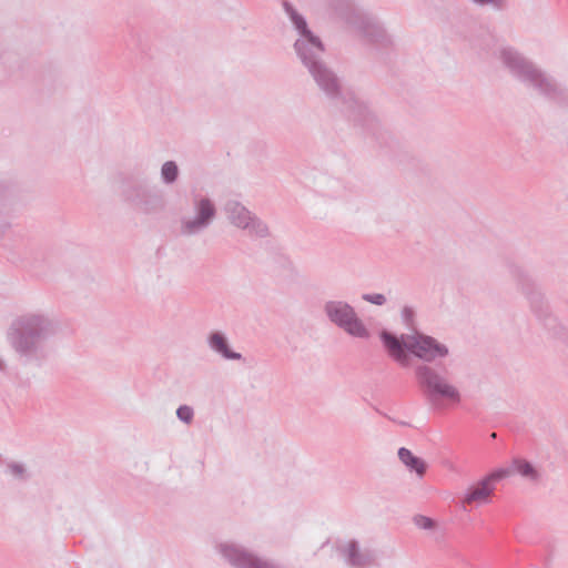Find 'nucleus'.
Masks as SVG:
<instances>
[{"mask_svg":"<svg viewBox=\"0 0 568 568\" xmlns=\"http://www.w3.org/2000/svg\"><path fill=\"white\" fill-rule=\"evenodd\" d=\"M378 337L388 357L400 367L410 366V356L422 362L414 366V377L428 403L435 406L442 402L453 405L460 403L459 389L447 378L449 373L447 365L442 362L432 365L437 359L446 358L449 355L446 344L418 331L397 336L393 332L382 329Z\"/></svg>","mask_w":568,"mask_h":568,"instance_id":"obj_1","label":"nucleus"},{"mask_svg":"<svg viewBox=\"0 0 568 568\" xmlns=\"http://www.w3.org/2000/svg\"><path fill=\"white\" fill-rule=\"evenodd\" d=\"M510 75L560 108H568V90L548 77L531 60L513 47H503L498 55Z\"/></svg>","mask_w":568,"mask_h":568,"instance_id":"obj_2","label":"nucleus"},{"mask_svg":"<svg viewBox=\"0 0 568 568\" xmlns=\"http://www.w3.org/2000/svg\"><path fill=\"white\" fill-rule=\"evenodd\" d=\"M53 333V323L48 316L26 314L12 321L7 332V341L26 363L34 362L40 366L45 359L43 345Z\"/></svg>","mask_w":568,"mask_h":568,"instance_id":"obj_3","label":"nucleus"},{"mask_svg":"<svg viewBox=\"0 0 568 568\" xmlns=\"http://www.w3.org/2000/svg\"><path fill=\"white\" fill-rule=\"evenodd\" d=\"M510 276L515 280L517 287L529 302L531 312L542 323L554 337L568 341V331L558 322V318L550 312L549 305L528 272L514 261L506 262Z\"/></svg>","mask_w":568,"mask_h":568,"instance_id":"obj_4","label":"nucleus"},{"mask_svg":"<svg viewBox=\"0 0 568 568\" xmlns=\"http://www.w3.org/2000/svg\"><path fill=\"white\" fill-rule=\"evenodd\" d=\"M121 196L135 211L156 215L165 210L164 193L144 175L128 174L121 180Z\"/></svg>","mask_w":568,"mask_h":568,"instance_id":"obj_5","label":"nucleus"},{"mask_svg":"<svg viewBox=\"0 0 568 568\" xmlns=\"http://www.w3.org/2000/svg\"><path fill=\"white\" fill-rule=\"evenodd\" d=\"M318 47L320 49L311 48L296 57L308 71L317 88L329 100L339 101L343 98L341 80L323 59L326 51L324 42Z\"/></svg>","mask_w":568,"mask_h":568,"instance_id":"obj_6","label":"nucleus"},{"mask_svg":"<svg viewBox=\"0 0 568 568\" xmlns=\"http://www.w3.org/2000/svg\"><path fill=\"white\" fill-rule=\"evenodd\" d=\"M323 312L327 320L343 329L347 335L354 338L368 339L371 332L358 316L355 307L346 301L331 300L325 302Z\"/></svg>","mask_w":568,"mask_h":568,"instance_id":"obj_7","label":"nucleus"},{"mask_svg":"<svg viewBox=\"0 0 568 568\" xmlns=\"http://www.w3.org/2000/svg\"><path fill=\"white\" fill-rule=\"evenodd\" d=\"M343 111L355 125L361 126L366 135L372 136L379 146L389 145L390 135L383 130L378 119L368 106L354 97L343 99Z\"/></svg>","mask_w":568,"mask_h":568,"instance_id":"obj_8","label":"nucleus"},{"mask_svg":"<svg viewBox=\"0 0 568 568\" xmlns=\"http://www.w3.org/2000/svg\"><path fill=\"white\" fill-rule=\"evenodd\" d=\"M220 552L234 568H287L273 559H265L235 544H221Z\"/></svg>","mask_w":568,"mask_h":568,"instance_id":"obj_9","label":"nucleus"},{"mask_svg":"<svg viewBox=\"0 0 568 568\" xmlns=\"http://www.w3.org/2000/svg\"><path fill=\"white\" fill-rule=\"evenodd\" d=\"M349 22L358 31L361 37L376 49L386 50L393 47L390 36L375 17L357 13L352 17Z\"/></svg>","mask_w":568,"mask_h":568,"instance_id":"obj_10","label":"nucleus"},{"mask_svg":"<svg viewBox=\"0 0 568 568\" xmlns=\"http://www.w3.org/2000/svg\"><path fill=\"white\" fill-rule=\"evenodd\" d=\"M282 7L287 14L294 30L298 34V38L293 44L295 53L298 54L311 48L320 49L318 45L323 43V41L308 27L306 18L300 13L288 0H283Z\"/></svg>","mask_w":568,"mask_h":568,"instance_id":"obj_11","label":"nucleus"},{"mask_svg":"<svg viewBox=\"0 0 568 568\" xmlns=\"http://www.w3.org/2000/svg\"><path fill=\"white\" fill-rule=\"evenodd\" d=\"M224 210L230 222L239 229L246 230L251 235L268 236V226L239 201H227Z\"/></svg>","mask_w":568,"mask_h":568,"instance_id":"obj_12","label":"nucleus"},{"mask_svg":"<svg viewBox=\"0 0 568 568\" xmlns=\"http://www.w3.org/2000/svg\"><path fill=\"white\" fill-rule=\"evenodd\" d=\"M195 215L192 219L182 220L181 232L184 235H194L207 229L216 216L214 202L207 196L194 200Z\"/></svg>","mask_w":568,"mask_h":568,"instance_id":"obj_13","label":"nucleus"},{"mask_svg":"<svg viewBox=\"0 0 568 568\" xmlns=\"http://www.w3.org/2000/svg\"><path fill=\"white\" fill-rule=\"evenodd\" d=\"M511 474L508 467H498L493 469L477 483L470 485L465 493L466 503L488 504L489 496L495 490V484L507 478Z\"/></svg>","mask_w":568,"mask_h":568,"instance_id":"obj_14","label":"nucleus"},{"mask_svg":"<svg viewBox=\"0 0 568 568\" xmlns=\"http://www.w3.org/2000/svg\"><path fill=\"white\" fill-rule=\"evenodd\" d=\"M341 554L346 557V561L352 567H368L375 564L376 555L373 550H361L356 539H352L341 549Z\"/></svg>","mask_w":568,"mask_h":568,"instance_id":"obj_15","label":"nucleus"},{"mask_svg":"<svg viewBox=\"0 0 568 568\" xmlns=\"http://www.w3.org/2000/svg\"><path fill=\"white\" fill-rule=\"evenodd\" d=\"M207 345L211 351L227 361H244L241 353L231 348L227 336L221 331H213L207 336Z\"/></svg>","mask_w":568,"mask_h":568,"instance_id":"obj_16","label":"nucleus"},{"mask_svg":"<svg viewBox=\"0 0 568 568\" xmlns=\"http://www.w3.org/2000/svg\"><path fill=\"white\" fill-rule=\"evenodd\" d=\"M399 460L407 467L412 473H415L418 477H423L427 469L426 462L414 455L410 449L400 447L397 452Z\"/></svg>","mask_w":568,"mask_h":568,"instance_id":"obj_17","label":"nucleus"},{"mask_svg":"<svg viewBox=\"0 0 568 568\" xmlns=\"http://www.w3.org/2000/svg\"><path fill=\"white\" fill-rule=\"evenodd\" d=\"M16 193V186L11 181H0V240L11 226L7 219L2 215V209L10 202Z\"/></svg>","mask_w":568,"mask_h":568,"instance_id":"obj_18","label":"nucleus"},{"mask_svg":"<svg viewBox=\"0 0 568 568\" xmlns=\"http://www.w3.org/2000/svg\"><path fill=\"white\" fill-rule=\"evenodd\" d=\"M513 470L519 474L521 477L537 480L539 478V471L534 466V464L524 458H514L513 459Z\"/></svg>","mask_w":568,"mask_h":568,"instance_id":"obj_19","label":"nucleus"},{"mask_svg":"<svg viewBox=\"0 0 568 568\" xmlns=\"http://www.w3.org/2000/svg\"><path fill=\"white\" fill-rule=\"evenodd\" d=\"M180 175V169L175 161H166L161 166V180L164 184H174Z\"/></svg>","mask_w":568,"mask_h":568,"instance_id":"obj_20","label":"nucleus"},{"mask_svg":"<svg viewBox=\"0 0 568 568\" xmlns=\"http://www.w3.org/2000/svg\"><path fill=\"white\" fill-rule=\"evenodd\" d=\"M413 523L423 530H433L437 527V521L434 518L420 514L413 517Z\"/></svg>","mask_w":568,"mask_h":568,"instance_id":"obj_21","label":"nucleus"},{"mask_svg":"<svg viewBox=\"0 0 568 568\" xmlns=\"http://www.w3.org/2000/svg\"><path fill=\"white\" fill-rule=\"evenodd\" d=\"M8 471L17 479L27 480L29 475L23 464L10 462L7 464Z\"/></svg>","mask_w":568,"mask_h":568,"instance_id":"obj_22","label":"nucleus"},{"mask_svg":"<svg viewBox=\"0 0 568 568\" xmlns=\"http://www.w3.org/2000/svg\"><path fill=\"white\" fill-rule=\"evenodd\" d=\"M176 417L180 422L190 425L194 418V409L189 405H180L176 409Z\"/></svg>","mask_w":568,"mask_h":568,"instance_id":"obj_23","label":"nucleus"},{"mask_svg":"<svg viewBox=\"0 0 568 568\" xmlns=\"http://www.w3.org/2000/svg\"><path fill=\"white\" fill-rule=\"evenodd\" d=\"M470 1L480 7L490 6L495 10H498V11L506 10L508 7L507 0H470Z\"/></svg>","mask_w":568,"mask_h":568,"instance_id":"obj_24","label":"nucleus"},{"mask_svg":"<svg viewBox=\"0 0 568 568\" xmlns=\"http://www.w3.org/2000/svg\"><path fill=\"white\" fill-rule=\"evenodd\" d=\"M402 320L409 328H414L415 324V311L412 306L405 305L402 308Z\"/></svg>","mask_w":568,"mask_h":568,"instance_id":"obj_25","label":"nucleus"},{"mask_svg":"<svg viewBox=\"0 0 568 568\" xmlns=\"http://www.w3.org/2000/svg\"><path fill=\"white\" fill-rule=\"evenodd\" d=\"M362 298L365 302H368V303L377 305V306L384 305L387 301L385 295L381 294V293H365L362 295Z\"/></svg>","mask_w":568,"mask_h":568,"instance_id":"obj_26","label":"nucleus"},{"mask_svg":"<svg viewBox=\"0 0 568 568\" xmlns=\"http://www.w3.org/2000/svg\"><path fill=\"white\" fill-rule=\"evenodd\" d=\"M376 412H377L378 414L383 415L384 417H386L387 419H389L390 422H393V423H395V424L399 425V426H403V427H410V426H412L408 422H405V420H398V419H396V418H394V417H390V416H388L387 414H385V413L381 412V410H379V409H377V408H376Z\"/></svg>","mask_w":568,"mask_h":568,"instance_id":"obj_27","label":"nucleus"},{"mask_svg":"<svg viewBox=\"0 0 568 568\" xmlns=\"http://www.w3.org/2000/svg\"><path fill=\"white\" fill-rule=\"evenodd\" d=\"M0 373H2L4 375L8 374V365L1 356H0Z\"/></svg>","mask_w":568,"mask_h":568,"instance_id":"obj_28","label":"nucleus"}]
</instances>
